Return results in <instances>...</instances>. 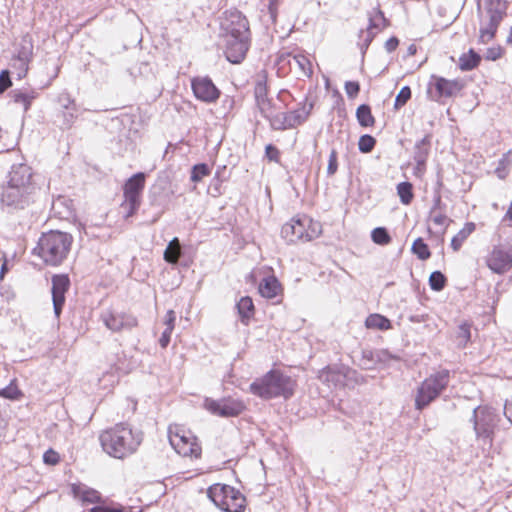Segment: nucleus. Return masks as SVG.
<instances>
[{"instance_id":"obj_1","label":"nucleus","mask_w":512,"mask_h":512,"mask_svg":"<svg viewBox=\"0 0 512 512\" xmlns=\"http://www.w3.org/2000/svg\"><path fill=\"white\" fill-rule=\"evenodd\" d=\"M36 185L32 181L31 168L27 164H15L8 174L7 185L3 188L1 202L12 209H24L34 201Z\"/></svg>"},{"instance_id":"obj_2","label":"nucleus","mask_w":512,"mask_h":512,"mask_svg":"<svg viewBox=\"0 0 512 512\" xmlns=\"http://www.w3.org/2000/svg\"><path fill=\"white\" fill-rule=\"evenodd\" d=\"M99 442L103 451L109 456L124 459L137 451L142 442V434L120 423L102 431Z\"/></svg>"},{"instance_id":"obj_3","label":"nucleus","mask_w":512,"mask_h":512,"mask_svg":"<svg viewBox=\"0 0 512 512\" xmlns=\"http://www.w3.org/2000/svg\"><path fill=\"white\" fill-rule=\"evenodd\" d=\"M72 243V235L51 230L42 234L33 253L39 256L46 265L59 266L67 259Z\"/></svg>"},{"instance_id":"obj_4","label":"nucleus","mask_w":512,"mask_h":512,"mask_svg":"<svg viewBox=\"0 0 512 512\" xmlns=\"http://www.w3.org/2000/svg\"><path fill=\"white\" fill-rule=\"evenodd\" d=\"M295 381L279 370H270L250 384V392L262 399L283 397L290 398L294 394Z\"/></svg>"},{"instance_id":"obj_5","label":"nucleus","mask_w":512,"mask_h":512,"mask_svg":"<svg viewBox=\"0 0 512 512\" xmlns=\"http://www.w3.org/2000/svg\"><path fill=\"white\" fill-rule=\"evenodd\" d=\"M507 9L508 2L506 0H485L483 9L480 2H478L477 11L480 18V43L486 44L495 37L500 23L507 15Z\"/></svg>"},{"instance_id":"obj_6","label":"nucleus","mask_w":512,"mask_h":512,"mask_svg":"<svg viewBox=\"0 0 512 512\" xmlns=\"http://www.w3.org/2000/svg\"><path fill=\"white\" fill-rule=\"evenodd\" d=\"M499 421V414L491 407L478 406L473 409L470 422L473 424L476 441L483 451L491 449Z\"/></svg>"},{"instance_id":"obj_7","label":"nucleus","mask_w":512,"mask_h":512,"mask_svg":"<svg viewBox=\"0 0 512 512\" xmlns=\"http://www.w3.org/2000/svg\"><path fill=\"white\" fill-rule=\"evenodd\" d=\"M321 233L322 226L320 222L314 221L306 215L292 218L281 229V235L288 243L311 241L319 237Z\"/></svg>"},{"instance_id":"obj_8","label":"nucleus","mask_w":512,"mask_h":512,"mask_svg":"<svg viewBox=\"0 0 512 512\" xmlns=\"http://www.w3.org/2000/svg\"><path fill=\"white\" fill-rule=\"evenodd\" d=\"M450 371L439 370L427 377L417 388L415 408L422 410L433 402L449 385Z\"/></svg>"},{"instance_id":"obj_9","label":"nucleus","mask_w":512,"mask_h":512,"mask_svg":"<svg viewBox=\"0 0 512 512\" xmlns=\"http://www.w3.org/2000/svg\"><path fill=\"white\" fill-rule=\"evenodd\" d=\"M208 497L224 512H243L246 498L237 489L226 484H214L208 488Z\"/></svg>"},{"instance_id":"obj_10","label":"nucleus","mask_w":512,"mask_h":512,"mask_svg":"<svg viewBox=\"0 0 512 512\" xmlns=\"http://www.w3.org/2000/svg\"><path fill=\"white\" fill-rule=\"evenodd\" d=\"M71 493L74 498L82 503L86 504H98L87 512H127L128 509L120 504L112 503L110 505H104L101 503V494L83 483H74L71 485Z\"/></svg>"},{"instance_id":"obj_11","label":"nucleus","mask_w":512,"mask_h":512,"mask_svg":"<svg viewBox=\"0 0 512 512\" xmlns=\"http://www.w3.org/2000/svg\"><path fill=\"white\" fill-rule=\"evenodd\" d=\"M168 438L174 450L184 457L199 458L201 455V446L198 444L195 436L190 431L184 430L178 426L169 427Z\"/></svg>"},{"instance_id":"obj_12","label":"nucleus","mask_w":512,"mask_h":512,"mask_svg":"<svg viewBox=\"0 0 512 512\" xmlns=\"http://www.w3.org/2000/svg\"><path fill=\"white\" fill-rule=\"evenodd\" d=\"M145 179V173L138 172L131 176L124 184L125 202L123 206L128 208L127 217L132 216L140 206L141 194L145 187Z\"/></svg>"},{"instance_id":"obj_13","label":"nucleus","mask_w":512,"mask_h":512,"mask_svg":"<svg viewBox=\"0 0 512 512\" xmlns=\"http://www.w3.org/2000/svg\"><path fill=\"white\" fill-rule=\"evenodd\" d=\"M204 407L212 414L220 417H236L245 410L243 401L233 398H223L221 400L206 398Z\"/></svg>"},{"instance_id":"obj_14","label":"nucleus","mask_w":512,"mask_h":512,"mask_svg":"<svg viewBox=\"0 0 512 512\" xmlns=\"http://www.w3.org/2000/svg\"><path fill=\"white\" fill-rule=\"evenodd\" d=\"M463 88L459 80H448L444 77L432 75L429 82L431 98L439 101L441 98H449L456 95Z\"/></svg>"},{"instance_id":"obj_15","label":"nucleus","mask_w":512,"mask_h":512,"mask_svg":"<svg viewBox=\"0 0 512 512\" xmlns=\"http://www.w3.org/2000/svg\"><path fill=\"white\" fill-rule=\"evenodd\" d=\"M221 26L226 36H250L247 18L236 9L226 11Z\"/></svg>"},{"instance_id":"obj_16","label":"nucleus","mask_w":512,"mask_h":512,"mask_svg":"<svg viewBox=\"0 0 512 512\" xmlns=\"http://www.w3.org/2000/svg\"><path fill=\"white\" fill-rule=\"evenodd\" d=\"M487 266L495 273L502 274L512 267V249L495 246L486 260Z\"/></svg>"},{"instance_id":"obj_17","label":"nucleus","mask_w":512,"mask_h":512,"mask_svg":"<svg viewBox=\"0 0 512 512\" xmlns=\"http://www.w3.org/2000/svg\"><path fill=\"white\" fill-rule=\"evenodd\" d=\"M191 87L194 96L206 103H213L220 96L219 89L208 76L193 78L191 80Z\"/></svg>"},{"instance_id":"obj_18","label":"nucleus","mask_w":512,"mask_h":512,"mask_svg":"<svg viewBox=\"0 0 512 512\" xmlns=\"http://www.w3.org/2000/svg\"><path fill=\"white\" fill-rule=\"evenodd\" d=\"M51 282L54 314L59 318L65 304V294L70 287V279L66 274H57L52 277Z\"/></svg>"},{"instance_id":"obj_19","label":"nucleus","mask_w":512,"mask_h":512,"mask_svg":"<svg viewBox=\"0 0 512 512\" xmlns=\"http://www.w3.org/2000/svg\"><path fill=\"white\" fill-rule=\"evenodd\" d=\"M250 36H226L225 55L229 62L240 63L249 48Z\"/></svg>"},{"instance_id":"obj_20","label":"nucleus","mask_w":512,"mask_h":512,"mask_svg":"<svg viewBox=\"0 0 512 512\" xmlns=\"http://www.w3.org/2000/svg\"><path fill=\"white\" fill-rule=\"evenodd\" d=\"M102 320L105 326L113 332L131 330L138 324L136 317L128 313L105 312L102 314Z\"/></svg>"},{"instance_id":"obj_21","label":"nucleus","mask_w":512,"mask_h":512,"mask_svg":"<svg viewBox=\"0 0 512 512\" xmlns=\"http://www.w3.org/2000/svg\"><path fill=\"white\" fill-rule=\"evenodd\" d=\"M312 108V103L309 105L303 104L301 108L285 113L289 129L295 128L304 123L307 120Z\"/></svg>"},{"instance_id":"obj_22","label":"nucleus","mask_w":512,"mask_h":512,"mask_svg":"<svg viewBox=\"0 0 512 512\" xmlns=\"http://www.w3.org/2000/svg\"><path fill=\"white\" fill-rule=\"evenodd\" d=\"M319 379L327 383L329 387L336 388L344 384L345 375L337 368L326 367L320 372Z\"/></svg>"},{"instance_id":"obj_23","label":"nucleus","mask_w":512,"mask_h":512,"mask_svg":"<svg viewBox=\"0 0 512 512\" xmlns=\"http://www.w3.org/2000/svg\"><path fill=\"white\" fill-rule=\"evenodd\" d=\"M33 56V43L29 35L22 37L20 42V48L17 52V59L20 61L21 66L27 71L28 63L31 61Z\"/></svg>"},{"instance_id":"obj_24","label":"nucleus","mask_w":512,"mask_h":512,"mask_svg":"<svg viewBox=\"0 0 512 512\" xmlns=\"http://www.w3.org/2000/svg\"><path fill=\"white\" fill-rule=\"evenodd\" d=\"M236 308L241 323L248 325L255 311L252 299L249 296L241 297L236 303Z\"/></svg>"},{"instance_id":"obj_25","label":"nucleus","mask_w":512,"mask_h":512,"mask_svg":"<svg viewBox=\"0 0 512 512\" xmlns=\"http://www.w3.org/2000/svg\"><path fill=\"white\" fill-rule=\"evenodd\" d=\"M38 96V93L33 89H14L10 92V97L13 102L21 104L24 111L30 108L32 101Z\"/></svg>"},{"instance_id":"obj_26","label":"nucleus","mask_w":512,"mask_h":512,"mask_svg":"<svg viewBox=\"0 0 512 512\" xmlns=\"http://www.w3.org/2000/svg\"><path fill=\"white\" fill-rule=\"evenodd\" d=\"M280 288L279 281L274 276H270L260 282L259 293L265 298L272 299L278 295Z\"/></svg>"},{"instance_id":"obj_27","label":"nucleus","mask_w":512,"mask_h":512,"mask_svg":"<svg viewBox=\"0 0 512 512\" xmlns=\"http://www.w3.org/2000/svg\"><path fill=\"white\" fill-rule=\"evenodd\" d=\"M431 147V136L425 135L421 140L417 141L414 146V160L419 162L421 165L423 162H427Z\"/></svg>"},{"instance_id":"obj_28","label":"nucleus","mask_w":512,"mask_h":512,"mask_svg":"<svg viewBox=\"0 0 512 512\" xmlns=\"http://www.w3.org/2000/svg\"><path fill=\"white\" fill-rule=\"evenodd\" d=\"M288 63L291 68L299 70V76L310 77L312 74L311 63L309 59L301 54L290 56Z\"/></svg>"},{"instance_id":"obj_29","label":"nucleus","mask_w":512,"mask_h":512,"mask_svg":"<svg viewBox=\"0 0 512 512\" xmlns=\"http://www.w3.org/2000/svg\"><path fill=\"white\" fill-rule=\"evenodd\" d=\"M388 25V21L384 16V13L379 8H373L369 12V25L368 30L379 32L381 29Z\"/></svg>"},{"instance_id":"obj_30","label":"nucleus","mask_w":512,"mask_h":512,"mask_svg":"<svg viewBox=\"0 0 512 512\" xmlns=\"http://www.w3.org/2000/svg\"><path fill=\"white\" fill-rule=\"evenodd\" d=\"M481 61V57L473 49H470L468 53H464L459 58V68L462 71H470L476 68Z\"/></svg>"},{"instance_id":"obj_31","label":"nucleus","mask_w":512,"mask_h":512,"mask_svg":"<svg viewBox=\"0 0 512 512\" xmlns=\"http://www.w3.org/2000/svg\"><path fill=\"white\" fill-rule=\"evenodd\" d=\"M365 325L368 329H378L381 331L389 330L391 328V321L381 314H371L365 320Z\"/></svg>"},{"instance_id":"obj_32","label":"nucleus","mask_w":512,"mask_h":512,"mask_svg":"<svg viewBox=\"0 0 512 512\" xmlns=\"http://www.w3.org/2000/svg\"><path fill=\"white\" fill-rule=\"evenodd\" d=\"M475 224L473 222H468L464 225V227L452 238L451 247L454 251H458L464 241L474 232Z\"/></svg>"},{"instance_id":"obj_33","label":"nucleus","mask_w":512,"mask_h":512,"mask_svg":"<svg viewBox=\"0 0 512 512\" xmlns=\"http://www.w3.org/2000/svg\"><path fill=\"white\" fill-rule=\"evenodd\" d=\"M356 118L362 127H370L375 123L371 108L367 104H362L357 108Z\"/></svg>"},{"instance_id":"obj_34","label":"nucleus","mask_w":512,"mask_h":512,"mask_svg":"<svg viewBox=\"0 0 512 512\" xmlns=\"http://www.w3.org/2000/svg\"><path fill=\"white\" fill-rule=\"evenodd\" d=\"M281 0H269L267 10L263 11L262 19L267 27L276 23Z\"/></svg>"},{"instance_id":"obj_35","label":"nucleus","mask_w":512,"mask_h":512,"mask_svg":"<svg viewBox=\"0 0 512 512\" xmlns=\"http://www.w3.org/2000/svg\"><path fill=\"white\" fill-rule=\"evenodd\" d=\"M411 251L414 255L417 256L418 259L422 261L429 259L431 256V252L428 245L420 237L414 240L411 247Z\"/></svg>"},{"instance_id":"obj_36","label":"nucleus","mask_w":512,"mask_h":512,"mask_svg":"<svg viewBox=\"0 0 512 512\" xmlns=\"http://www.w3.org/2000/svg\"><path fill=\"white\" fill-rule=\"evenodd\" d=\"M266 119L269 121L270 127L273 130L289 129L285 113H275V111H273Z\"/></svg>"},{"instance_id":"obj_37","label":"nucleus","mask_w":512,"mask_h":512,"mask_svg":"<svg viewBox=\"0 0 512 512\" xmlns=\"http://www.w3.org/2000/svg\"><path fill=\"white\" fill-rule=\"evenodd\" d=\"M254 96L256 100V104L262 101H266L267 97V85H266V75L262 74L258 76V79L255 83L254 87Z\"/></svg>"},{"instance_id":"obj_38","label":"nucleus","mask_w":512,"mask_h":512,"mask_svg":"<svg viewBox=\"0 0 512 512\" xmlns=\"http://www.w3.org/2000/svg\"><path fill=\"white\" fill-rule=\"evenodd\" d=\"M412 189L410 182H401L397 185V194L402 204L408 205L411 203L414 196Z\"/></svg>"},{"instance_id":"obj_39","label":"nucleus","mask_w":512,"mask_h":512,"mask_svg":"<svg viewBox=\"0 0 512 512\" xmlns=\"http://www.w3.org/2000/svg\"><path fill=\"white\" fill-rule=\"evenodd\" d=\"M447 284V278L441 271H434L429 277V285L433 291H442Z\"/></svg>"},{"instance_id":"obj_40","label":"nucleus","mask_w":512,"mask_h":512,"mask_svg":"<svg viewBox=\"0 0 512 512\" xmlns=\"http://www.w3.org/2000/svg\"><path fill=\"white\" fill-rule=\"evenodd\" d=\"M211 168L206 163H199L192 167L191 169V181L200 182L204 177L210 175Z\"/></svg>"},{"instance_id":"obj_41","label":"nucleus","mask_w":512,"mask_h":512,"mask_svg":"<svg viewBox=\"0 0 512 512\" xmlns=\"http://www.w3.org/2000/svg\"><path fill=\"white\" fill-rule=\"evenodd\" d=\"M372 241L378 245H387L391 242V237L385 227H377L371 232Z\"/></svg>"},{"instance_id":"obj_42","label":"nucleus","mask_w":512,"mask_h":512,"mask_svg":"<svg viewBox=\"0 0 512 512\" xmlns=\"http://www.w3.org/2000/svg\"><path fill=\"white\" fill-rule=\"evenodd\" d=\"M471 338V326L468 323H462L456 331V339L459 346H466Z\"/></svg>"},{"instance_id":"obj_43","label":"nucleus","mask_w":512,"mask_h":512,"mask_svg":"<svg viewBox=\"0 0 512 512\" xmlns=\"http://www.w3.org/2000/svg\"><path fill=\"white\" fill-rule=\"evenodd\" d=\"M376 140L373 136L364 134L359 138L358 148L362 153H369L373 150Z\"/></svg>"},{"instance_id":"obj_44","label":"nucleus","mask_w":512,"mask_h":512,"mask_svg":"<svg viewBox=\"0 0 512 512\" xmlns=\"http://www.w3.org/2000/svg\"><path fill=\"white\" fill-rule=\"evenodd\" d=\"M69 202L65 197H58L55 199L52 203V210L55 211V213L58 214H67L70 215L72 212V209L70 205L67 204Z\"/></svg>"},{"instance_id":"obj_45","label":"nucleus","mask_w":512,"mask_h":512,"mask_svg":"<svg viewBox=\"0 0 512 512\" xmlns=\"http://www.w3.org/2000/svg\"><path fill=\"white\" fill-rule=\"evenodd\" d=\"M429 219L436 226L441 227L443 231H445L449 223L452 222V220L446 216L445 212L429 213Z\"/></svg>"},{"instance_id":"obj_46","label":"nucleus","mask_w":512,"mask_h":512,"mask_svg":"<svg viewBox=\"0 0 512 512\" xmlns=\"http://www.w3.org/2000/svg\"><path fill=\"white\" fill-rule=\"evenodd\" d=\"M58 103L63 108V110H73L77 111V105L75 100L71 97L68 92H62L58 96Z\"/></svg>"},{"instance_id":"obj_47","label":"nucleus","mask_w":512,"mask_h":512,"mask_svg":"<svg viewBox=\"0 0 512 512\" xmlns=\"http://www.w3.org/2000/svg\"><path fill=\"white\" fill-rule=\"evenodd\" d=\"M411 98V89L409 86H404L401 88L399 93L396 96L394 108L399 109L404 106L408 100Z\"/></svg>"},{"instance_id":"obj_48","label":"nucleus","mask_w":512,"mask_h":512,"mask_svg":"<svg viewBox=\"0 0 512 512\" xmlns=\"http://www.w3.org/2000/svg\"><path fill=\"white\" fill-rule=\"evenodd\" d=\"M512 154V149L509 150L506 154L502 156V158L499 160L498 166L495 170L497 176L501 179L505 178L506 176V168L510 165L509 157Z\"/></svg>"},{"instance_id":"obj_49","label":"nucleus","mask_w":512,"mask_h":512,"mask_svg":"<svg viewBox=\"0 0 512 512\" xmlns=\"http://www.w3.org/2000/svg\"><path fill=\"white\" fill-rule=\"evenodd\" d=\"M181 256V249L167 247L164 251V260L170 264H177Z\"/></svg>"},{"instance_id":"obj_50","label":"nucleus","mask_w":512,"mask_h":512,"mask_svg":"<svg viewBox=\"0 0 512 512\" xmlns=\"http://www.w3.org/2000/svg\"><path fill=\"white\" fill-rule=\"evenodd\" d=\"M338 169V160H337V152L335 149H332L329 155L328 166H327V175L333 176Z\"/></svg>"},{"instance_id":"obj_51","label":"nucleus","mask_w":512,"mask_h":512,"mask_svg":"<svg viewBox=\"0 0 512 512\" xmlns=\"http://www.w3.org/2000/svg\"><path fill=\"white\" fill-rule=\"evenodd\" d=\"M265 156L269 161H273L276 163L280 161V151L273 144L266 145Z\"/></svg>"},{"instance_id":"obj_52","label":"nucleus","mask_w":512,"mask_h":512,"mask_svg":"<svg viewBox=\"0 0 512 512\" xmlns=\"http://www.w3.org/2000/svg\"><path fill=\"white\" fill-rule=\"evenodd\" d=\"M375 35L376 32L374 31L368 29L366 31L361 30L359 37L363 41L361 43V49L363 50V52L368 48Z\"/></svg>"},{"instance_id":"obj_53","label":"nucleus","mask_w":512,"mask_h":512,"mask_svg":"<svg viewBox=\"0 0 512 512\" xmlns=\"http://www.w3.org/2000/svg\"><path fill=\"white\" fill-rule=\"evenodd\" d=\"M446 204L442 202V198L439 192H435L433 197V205L429 213L445 212Z\"/></svg>"},{"instance_id":"obj_54","label":"nucleus","mask_w":512,"mask_h":512,"mask_svg":"<svg viewBox=\"0 0 512 512\" xmlns=\"http://www.w3.org/2000/svg\"><path fill=\"white\" fill-rule=\"evenodd\" d=\"M360 91V85L356 81H347L345 83V92L351 99L355 98Z\"/></svg>"},{"instance_id":"obj_55","label":"nucleus","mask_w":512,"mask_h":512,"mask_svg":"<svg viewBox=\"0 0 512 512\" xmlns=\"http://www.w3.org/2000/svg\"><path fill=\"white\" fill-rule=\"evenodd\" d=\"M362 360L365 368H372L376 364V351L364 350Z\"/></svg>"},{"instance_id":"obj_56","label":"nucleus","mask_w":512,"mask_h":512,"mask_svg":"<svg viewBox=\"0 0 512 512\" xmlns=\"http://www.w3.org/2000/svg\"><path fill=\"white\" fill-rule=\"evenodd\" d=\"M257 107H258L261 115L265 119L274 111V108H273V105H272L270 99H267L266 101L257 103Z\"/></svg>"},{"instance_id":"obj_57","label":"nucleus","mask_w":512,"mask_h":512,"mask_svg":"<svg viewBox=\"0 0 512 512\" xmlns=\"http://www.w3.org/2000/svg\"><path fill=\"white\" fill-rule=\"evenodd\" d=\"M12 84L9 71L3 70L0 73V94H2Z\"/></svg>"},{"instance_id":"obj_58","label":"nucleus","mask_w":512,"mask_h":512,"mask_svg":"<svg viewBox=\"0 0 512 512\" xmlns=\"http://www.w3.org/2000/svg\"><path fill=\"white\" fill-rule=\"evenodd\" d=\"M175 321L176 313L173 310H168L164 318L166 329L173 331L175 327Z\"/></svg>"},{"instance_id":"obj_59","label":"nucleus","mask_w":512,"mask_h":512,"mask_svg":"<svg viewBox=\"0 0 512 512\" xmlns=\"http://www.w3.org/2000/svg\"><path fill=\"white\" fill-rule=\"evenodd\" d=\"M76 112L77 111H73V110H64L63 111V118H64L63 125L65 126V128L71 127V125L73 124V122L75 121V119L77 117Z\"/></svg>"},{"instance_id":"obj_60","label":"nucleus","mask_w":512,"mask_h":512,"mask_svg":"<svg viewBox=\"0 0 512 512\" xmlns=\"http://www.w3.org/2000/svg\"><path fill=\"white\" fill-rule=\"evenodd\" d=\"M396 357L392 356L387 350H376V363H387Z\"/></svg>"},{"instance_id":"obj_61","label":"nucleus","mask_w":512,"mask_h":512,"mask_svg":"<svg viewBox=\"0 0 512 512\" xmlns=\"http://www.w3.org/2000/svg\"><path fill=\"white\" fill-rule=\"evenodd\" d=\"M43 461L46 464L54 465V464L58 463L59 455L53 450H48L43 455Z\"/></svg>"},{"instance_id":"obj_62","label":"nucleus","mask_w":512,"mask_h":512,"mask_svg":"<svg viewBox=\"0 0 512 512\" xmlns=\"http://www.w3.org/2000/svg\"><path fill=\"white\" fill-rule=\"evenodd\" d=\"M173 331L168 330L165 328V330L162 332V335L159 339V344L162 348H166L171 340V334Z\"/></svg>"},{"instance_id":"obj_63","label":"nucleus","mask_w":512,"mask_h":512,"mask_svg":"<svg viewBox=\"0 0 512 512\" xmlns=\"http://www.w3.org/2000/svg\"><path fill=\"white\" fill-rule=\"evenodd\" d=\"M501 57L500 48H489L486 53V59L495 61Z\"/></svg>"},{"instance_id":"obj_64","label":"nucleus","mask_w":512,"mask_h":512,"mask_svg":"<svg viewBox=\"0 0 512 512\" xmlns=\"http://www.w3.org/2000/svg\"><path fill=\"white\" fill-rule=\"evenodd\" d=\"M504 415L508 421L512 424V399L506 400L504 405Z\"/></svg>"}]
</instances>
